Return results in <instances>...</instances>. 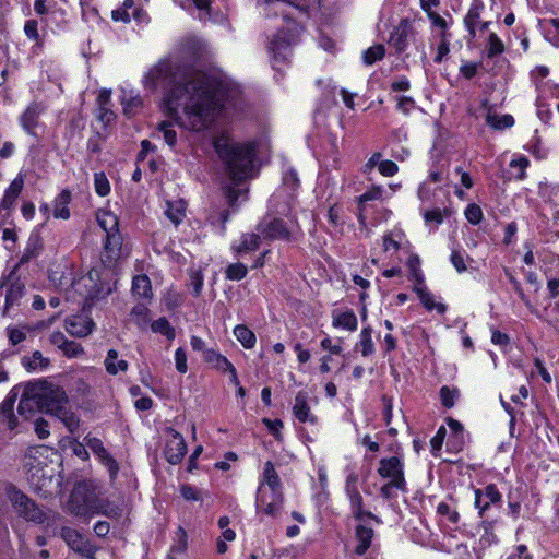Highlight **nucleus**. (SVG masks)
I'll return each instance as SVG.
<instances>
[{"instance_id": "nucleus-1", "label": "nucleus", "mask_w": 559, "mask_h": 559, "mask_svg": "<svg viewBox=\"0 0 559 559\" xmlns=\"http://www.w3.org/2000/svg\"><path fill=\"white\" fill-rule=\"evenodd\" d=\"M143 84L150 91H165L166 115L181 127L201 131L213 121L216 106L209 78L183 67L179 60H159L144 75Z\"/></svg>"}, {"instance_id": "nucleus-2", "label": "nucleus", "mask_w": 559, "mask_h": 559, "mask_svg": "<svg viewBox=\"0 0 559 559\" xmlns=\"http://www.w3.org/2000/svg\"><path fill=\"white\" fill-rule=\"evenodd\" d=\"M214 148L223 160L231 185L225 188V198L230 207L237 206L238 198H246L248 189H242L239 183L253 176V159L255 145L253 143H238L225 134L214 139Z\"/></svg>"}, {"instance_id": "nucleus-3", "label": "nucleus", "mask_w": 559, "mask_h": 559, "mask_svg": "<svg viewBox=\"0 0 559 559\" xmlns=\"http://www.w3.org/2000/svg\"><path fill=\"white\" fill-rule=\"evenodd\" d=\"M5 495L19 516L38 524L46 520L44 510L16 486L12 484L7 485Z\"/></svg>"}, {"instance_id": "nucleus-4", "label": "nucleus", "mask_w": 559, "mask_h": 559, "mask_svg": "<svg viewBox=\"0 0 559 559\" xmlns=\"http://www.w3.org/2000/svg\"><path fill=\"white\" fill-rule=\"evenodd\" d=\"M34 385L38 386L36 393H38L39 412L51 415L63 404H68V396L60 386L53 385L47 381H36Z\"/></svg>"}, {"instance_id": "nucleus-5", "label": "nucleus", "mask_w": 559, "mask_h": 559, "mask_svg": "<svg viewBox=\"0 0 559 559\" xmlns=\"http://www.w3.org/2000/svg\"><path fill=\"white\" fill-rule=\"evenodd\" d=\"M283 502V489L258 486L255 507L259 513H263L271 518H276L281 514Z\"/></svg>"}, {"instance_id": "nucleus-6", "label": "nucleus", "mask_w": 559, "mask_h": 559, "mask_svg": "<svg viewBox=\"0 0 559 559\" xmlns=\"http://www.w3.org/2000/svg\"><path fill=\"white\" fill-rule=\"evenodd\" d=\"M257 231L260 233L265 241H290L293 239L286 222L280 217L265 215L257 225Z\"/></svg>"}, {"instance_id": "nucleus-7", "label": "nucleus", "mask_w": 559, "mask_h": 559, "mask_svg": "<svg viewBox=\"0 0 559 559\" xmlns=\"http://www.w3.org/2000/svg\"><path fill=\"white\" fill-rule=\"evenodd\" d=\"M295 44V38L289 29H281L267 45V51L274 69L285 63L290 55V47Z\"/></svg>"}, {"instance_id": "nucleus-8", "label": "nucleus", "mask_w": 559, "mask_h": 559, "mask_svg": "<svg viewBox=\"0 0 559 559\" xmlns=\"http://www.w3.org/2000/svg\"><path fill=\"white\" fill-rule=\"evenodd\" d=\"M72 287L84 298L85 304L93 302L103 290L99 272L95 269L90 270L85 275L74 280Z\"/></svg>"}, {"instance_id": "nucleus-9", "label": "nucleus", "mask_w": 559, "mask_h": 559, "mask_svg": "<svg viewBox=\"0 0 559 559\" xmlns=\"http://www.w3.org/2000/svg\"><path fill=\"white\" fill-rule=\"evenodd\" d=\"M378 474L382 478H389L394 488L402 491L406 490V480L404 477V463L397 456L381 459L379 462Z\"/></svg>"}, {"instance_id": "nucleus-10", "label": "nucleus", "mask_w": 559, "mask_h": 559, "mask_svg": "<svg viewBox=\"0 0 559 559\" xmlns=\"http://www.w3.org/2000/svg\"><path fill=\"white\" fill-rule=\"evenodd\" d=\"M84 442L99 462L108 469L110 479H116L119 473V464L104 447L103 441L96 437L86 436Z\"/></svg>"}, {"instance_id": "nucleus-11", "label": "nucleus", "mask_w": 559, "mask_h": 559, "mask_svg": "<svg viewBox=\"0 0 559 559\" xmlns=\"http://www.w3.org/2000/svg\"><path fill=\"white\" fill-rule=\"evenodd\" d=\"M415 29L409 20L403 19L391 32L389 45L397 55L403 53L415 38Z\"/></svg>"}, {"instance_id": "nucleus-12", "label": "nucleus", "mask_w": 559, "mask_h": 559, "mask_svg": "<svg viewBox=\"0 0 559 559\" xmlns=\"http://www.w3.org/2000/svg\"><path fill=\"white\" fill-rule=\"evenodd\" d=\"M165 448V457L170 464H178L187 453V444L181 433L170 429Z\"/></svg>"}, {"instance_id": "nucleus-13", "label": "nucleus", "mask_w": 559, "mask_h": 559, "mask_svg": "<svg viewBox=\"0 0 559 559\" xmlns=\"http://www.w3.org/2000/svg\"><path fill=\"white\" fill-rule=\"evenodd\" d=\"M61 537L67 543V545L74 551L86 557H93L94 551L92 549V546L84 538V536L80 534L76 530L71 527H62Z\"/></svg>"}, {"instance_id": "nucleus-14", "label": "nucleus", "mask_w": 559, "mask_h": 559, "mask_svg": "<svg viewBox=\"0 0 559 559\" xmlns=\"http://www.w3.org/2000/svg\"><path fill=\"white\" fill-rule=\"evenodd\" d=\"M24 182L25 176L22 173L17 174L4 191L0 202V212L7 211L10 213L14 209L15 202L24 188Z\"/></svg>"}, {"instance_id": "nucleus-15", "label": "nucleus", "mask_w": 559, "mask_h": 559, "mask_svg": "<svg viewBox=\"0 0 559 559\" xmlns=\"http://www.w3.org/2000/svg\"><path fill=\"white\" fill-rule=\"evenodd\" d=\"M38 386L34 385V382H27L24 386L22 397L19 403L17 411L21 415L27 417L31 416L35 411H39L38 405Z\"/></svg>"}, {"instance_id": "nucleus-16", "label": "nucleus", "mask_w": 559, "mask_h": 559, "mask_svg": "<svg viewBox=\"0 0 559 559\" xmlns=\"http://www.w3.org/2000/svg\"><path fill=\"white\" fill-rule=\"evenodd\" d=\"M95 323L85 316H72L66 319L64 328L69 334L75 337H85L92 333Z\"/></svg>"}, {"instance_id": "nucleus-17", "label": "nucleus", "mask_w": 559, "mask_h": 559, "mask_svg": "<svg viewBox=\"0 0 559 559\" xmlns=\"http://www.w3.org/2000/svg\"><path fill=\"white\" fill-rule=\"evenodd\" d=\"M500 501L501 493L493 484L486 486L484 490H475V506L479 509L480 515L490 507V504H496Z\"/></svg>"}, {"instance_id": "nucleus-18", "label": "nucleus", "mask_w": 559, "mask_h": 559, "mask_svg": "<svg viewBox=\"0 0 559 559\" xmlns=\"http://www.w3.org/2000/svg\"><path fill=\"white\" fill-rule=\"evenodd\" d=\"M293 414L300 423H310L314 425L318 421L317 416L310 411L308 394L305 391H299L296 394Z\"/></svg>"}, {"instance_id": "nucleus-19", "label": "nucleus", "mask_w": 559, "mask_h": 559, "mask_svg": "<svg viewBox=\"0 0 559 559\" xmlns=\"http://www.w3.org/2000/svg\"><path fill=\"white\" fill-rule=\"evenodd\" d=\"M15 400L16 394L10 393L0 404V430H13L17 426V419L13 413Z\"/></svg>"}, {"instance_id": "nucleus-20", "label": "nucleus", "mask_w": 559, "mask_h": 559, "mask_svg": "<svg viewBox=\"0 0 559 559\" xmlns=\"http://www.w3.org/2000/svg\"><path fill=\"white\" fill-rule=\"evenodd\" d=\"M122 242L123 239L119 230L105 235L104 250L109 263L122 258Z\"/></svg>"}, {"instance_id": "nucleus-21", "label": "nucleus", "mask_w": 559, "mask_h": 559, "mask_svg": "<svg viewBox=\"0 0 559 559\" xmlns=\"http://www.w3.org/2000/svg\"><path fill=\"white\" fill-rule=\"evenodd\" d=\"M349 501H350V509L354 518L358 521H362L365 516L374 520L377 523H380L381 521L377 515L371 513L370 511H364L362 510V497L357 488V486H350L348 490L346 491Z\"/></svg>"}, {"instance_id": "nucleus-22", "label": "nucleus", "mask_w": 559, "mask_h": 559, "mask_svg": "<svg viewBox=\"0 0 559 559\" xmlns=\"http://www.w3.org/2000/svg\"><path fill=\"white\" fill-rule=\"evenodd\" d=\"M485 5L481 0H474L464 16V25L468 32V35L472 39L476 37V28L480 23V15L484 11Z\"/></svg>"}, {"instance_id": "nucleus-23", "label": "nucleus", "mask_w": 559, "mask_h": 559, "mask_svg": "<svg viewBox=\"0 0 559 559\" xmlns=\"http://www.w3.org/2000/svg\"><path fill=\"white\" fill-rule=\"evenodd\" d=\"M374 536V531L372 527L360 523L355 528V537L358 542L355 554L358 556H362L371 546L372 538Z\"/></svg>"}, {"instance_id": "nucleus-24", "label": "nucleus", "mask_w": 559, "mask_h": 559, "mask_svg": "<svg viewBox=\"0 0 559 559\" xmlns=\"http://www.w3.org/2000/svg\"><path fill=\"white\" fill-rule=\"evenodd\" d=\"M43 111V108L39 104L33 103L31 104L25 111L22 114L20 118V122L22 128L28 134H35V128L37 127L39 116Z\"/></svg>"}, {"instance_id": "nucleus-25", "label": "nucleus", "mask_w": 559, "mask_h": 559, "mask_svg": "<svg viewBox=\"0 0 559 559\" xmlns=\"http://www.w3.org/2000/svg\"><path fill=\"white\" fill-rule=\"evenodd\" d=\"M41 249H43V245H41L40 237L38 235H31L22 254L19 258L15 269L23 266L24 264L28 263L31 260L38 257L41 252Z\"/></svg>"}, {"instance_id": "nucleus-26", "label": "nucleus", "mask_w": 559, "mask_h": 559, "mask_svg": "<svg viewBox=\"0 0 559 559\" xmlns=\"http://www.w3.org/2000/svg\"><path fill=\"white\" fill-rule=\"evenodd\" d=\"M132 295L139 299L150 301L153 297L152 283L147 275H136L132 280Z\"/></svg>"}, {"instance_id": "nucleus-27", "label": "nucleus", "mask_w": 559, "mask_h": 559, "mask_svg": "<svg viewBox=\"0 0 559 559\" xmlns=\"http://www.w3.org/2000/svg\"><path fill=\"white\" fill-rule=\"evenodd\" d=\"M262 236L260 233H248L241 236L240 242L238 245H233V250L236 254H245L251 251H254L259 248L261 243Z\"/></svg>"}, {"instance_id": "nucleus-28", "label": "nucleus", "mask_w": 559, "mask_h": 559, "mask_svg": "<svg viewBox=\"0 0 559 559\" xmlns=\"http://www.w3.org/2000/svg\"><path fill=\"white\" fill-rule=\"evenodd\" d=\"M71 202V192L63 189L53 201V216L56 218L68 219L70 217V210L68 207Z\"/></svg>"}, {"instance_id": "nucleus-29", "label": "nucleus", "mask_w": 559, "mask_h": 559, "mask_svg": "<svg viewBox=\"0 0 559 559\" xmlns=\"http://www.w3.org/2000/svg\"><path fill=\"white\" fill-rule=\"evenodd\" d=\"M118 357L119 355L116 349H109L104 360L106 371L111 376H116L118 372H126L128 370V361L124 359H118Z\"/></svg>"}, {"instance_id": "nucleus-30", "label": "nucleus", "mask_w": 559, "mask_h": 559, "mask_svg": "<svg viewBox=\"0 0 559 559\" xmlns=\"http://www.w3.org/2000/svg\"><path fill=\"white\" fill-rule=\"evenodd\" d=\"M259 486H264L266 488L283 489L278 473L276 472L271 461H267L264 464Z\"/></svg>"}, {"instance_id": "nucleus-31", "label": "nucleus", "mask_w": 559, "mask_h": 559, "mask_svg": "<svg viewBox=\"0 0 559 559\" xmlns=\"http://www.w3.org/2000/svg\"><path fill=\"white\" fill-rule=\"evenodd\" d=\"M414 290L427 310H437L439 313L445 312L447 306L435 302L432 294L425 286L415 285Z\"/></svg>"}, {"instance_id": "nucleus-32", "label": "nucleus", "mask_w": 559, "mask_h": 559, "mask_svg": "<svg viewBox=\"0 0 559 559\" xmlns=\"http://www.w3.org/2000/svg\"><path fill=\"white\" fill-rule=\"evenodd\" d=\"M333 326L342 328L354 332L357 330L358 321L356 314L349 310L344 312H333Z\"/></svg>"}, {"instance_id": "nucleus-33", "label": "nucleus", "mask_w": 559, "mask_h": 559, "mask_svg": "<svg viewBox=\"0 0 559 559\" xmlns=\"http://www.w3.org/2000/svg\"><path fill=\"white\" fill-rule=\"evenodd\" d=\"M25 290L24 284L19 281L10 283L5 294L4 313H8L10 308L19 304Z\"/></svg>"}, {"instance_id": "nucleus-34", "label": "nucleus", "mask_w": 559, "mask_h": 559, "mask_svg": "<svg viewBox=\"0 0 559 559\" xmlns=\"http://www.w3.org/2000/svg\"><path fill=\"white\" fill-rule=\"evenodd\" d=\"M188 549V535L187 532L179 526L176 531V540L170 548V554L167 559H178L177 556H182Z\"/></svg>"}, {"instance_id": "nucleus-35", "label": "nucleus", "mask_w": 559, "mask_h": 559, "mask_svg": "<svg viewBox=\"0 0 559 559\" xmlns=\"http://www.w3.org/2000/svg\"><path fill=\"white\" fill-rule=\"evenodd\" d=\"M51 415L57 416L70 432H73L79 428L80 419L75 415V413H73L67 407V404H63L58 411L53 412Z\"/></svg>"}, {"instance_id": "nucleus-36", "label": "nucleus", "mask_w": 559, "mask_h": 559, "mask_svg": "<svg viewBox=\"0 0 559 559\" xmlns=\"http://www.w3.org/2000/svg\"><path fill=\"white\" fill-rule=\"evenodd\" d=\"M237 341L247 349L253 348L257 342L255 334L245 324H238L234 329Z\"/></svg>"}, {"instance_id": "nucleus-37", "label": "nucleus", "mask_w": 559, "mask_h": 559, "mask_svg": "<svg viewBox=\"0 0 559 559\" xmlns=\"http://www.w3.org/2000/svg\"><path fill=\"white\" fill-rule=\"evenodd\" d=\"M203 359L222 372H226V369H230L229 366L231 362L214 349L204 350Z\"/></svg>"}, {"instance_id": "nucleus-38", "label": "nucleus", "mask_w": 559, "mask_h": 559, "mask_svg": "<svg viewBox=\"0 0 559 559\" xmlns=\"http://www.w3.org/2000/svg\"><path fill=\"white\" fill-rule=\"evenodd\" d=\"M359 342L356 344L355 349L361 350L364 357H368L374 353V345L372 342V329L366 326L361 330L359 335Z\"/></svg>"}, {"instance_id": "nucleus-39", "label": "nucleus", "mask_w": 559, "mask_h": 559, "mask_svg": "<svg viewBox=\"0 0 559 559\" xmlns=\"http://www.w3.org/2000/svg\"><path fill=\"white\" fill-rule=\"evenodd\" d=\"M22 365L28 371L45 369L49 366V359L44 357L39 350H35L31 357H23Z\"/></svg>"}, {"instance_id": "nucleus-40", "label": "nucleus", "mask_w": 559, "mask_h": 559, "mask_svg": "<svg viewBox=\"0 0 559 559\" xmlns=\"http://www.w3.org/2000/svg\"><path fill=\"white\" fill-rule=\"evenodd\" d=\"M90 506L86 500H80V495L78 491H74L69 500V510L72 514L76 516H87L90 514Z\"/></svg>"}, {"instance_id": "nucleus-41", "label": "nucleus", "mask_w": 559, "mask_h": 559, "mask_svg": "<svg viewBox=\"0 0 559 559\" xmlns=\"http://www.w3.org/2000/svg\"><path fill=\"white\" fill-rule=\"evenodd\" d=\"M530 166V159L525 156H520L510 162L509 167L512 171V178L515 180H524L526 178V168Z\"/></svg>"}, {"instance_id": "nucleus-42", "label": "nucleus", "mask_w": 559, "mask_h": 559, "mask_svg": "<svg viewBox=\"0 0 559 559\" xmlns=\"http://www.w3.org/2000/svg\"><path fill=\"white\" fill-rule=\"evenodd\" d=\"M98 225L104 230L105 235L110 231L119 230L118 217L111 212H103L97 216Z\"/></svg>"}, {"instance_id": "nucleus-43", "label": "nucleus", "mask_w": 559, "mask_h": 559, "mask_svg": "<svg viewBox=\"0 0 559 559\" xmlns=\"http://www.w3.org/2000/svg\"><path fill=\"white\" fill-rule=\"evenodd\" d=\"M487 123L498 130L510 128L514 124V119L511 115H498L488 112L486 117Z\"/></svg>"}, {"instance_id": "nucleus-44", "label": "nucleus", "mask_w": 559, "mask_h": 559, "mask_svg": "<svg viewBox=\"0 0 559 559\" xmlns=\"http://www.w3.org/2000/svg\"><path fill=\"white\" fill-rule=\"evenodd\" d=\"M385 56V48L383 45L378 44L369 47L362 53V60L366 66H371L374 62L382 60Z\"/></svg>"}, {"instance_id": "nucleus-45", "label": "nucleus", "mask_w": 559, "mask_h": 559, "mask_svg": "<svg viewBox=\"0 0 559 559\" xmlns=\"http://www.w3.org/2000/svg\"><path fill=\"white\" fill-rule=\"evenodd\" d=\"M460 396V391L456 388H449L443 385L440 389L441 404L445 408H452L455 405L456 400Z\"/></svg>"}, {"instance_id": "nucleus-46", "label": "nucleus", "mask_w": 559, "mask_h": 559, "mask_svg": "<svg viewBox=\"0 0 559 559\" xmlns=\"http://www.w3.org/2000/svg\"><path fill=\"white\" fill-rule=\"evenodd\" d=\"M186 207L182 202L176 204L167 202V209L165 210L166 216L174 223L179 224L185 217Z\"/></svg>"}, {"instance_id": "nucleus-47", "label": "nucleus", "mask_w": 559, "mask_h": 559, "mask_svg": "<svg viewBox=\"0 0 559 559\" xmlns=\"http://www.w3.org/2000/svg\"><path fill=\"white\" fill-rule=\"evenodd\" d=\"M152 331L165 335L168 340L175 338V329L170 325L166 318H159L152 322Z\"/></svg>"}, {"instance_id": "nucleus-48", "label": "nucleus", "mask_w": 559, "mask_h": 559, "mask_svg": "<svg viewBox=\"0 0 559 559\" xmlns=\"http://www.w3.org/2000/svg\"><path fill=\"white\" fill-rule=\"evenodd\" d=\"M248 274V269L243 263H233L225 271L226 278L229 281H241Z\"/></svg>"}, {"instance_id": "nucleus-49", "label": "nucleus", "mask_w": 559, "mask_h": 559, "mask_svg": "<svg viewBox=\"0 0 559 559\" xmlns=\"http://www.w3.org/2000/svg\"><path fill=\"white\" fill-rule=\"evenodd\" d=\"M97 513L111 519H118L122 515V509L111 501L104 500L99 502Z\"/></svg>"}, {"instance_id": "nucleus-50", "label": "nucleus", "mask_w": 559, "mask_h": 559, "mask_svg": "<svg viewBox=\"0 0 559 559\" xmlns=\"http://www.w3.org/2000/svg\"><path fill=\"white\" fill-rule=\"evenodd\" d=\"M131 319L139 325L145 326L148 322V308L145 304H138L131 310Z\"/></svg>"}, {"instance_id": "nucleus-51", "label": "nucleus", "mask_w": 559, "mask_h": 559, "mask_svg": "<svg viewBox=\"0 0 559 559\" xmlns=\"http://www.w3.org/2000/svg\"><path fill=\"white\" fill-rule=\"evenodd\" d=\"M94 186L96 193L100 197H106L110 192V185L104 173L94 175Z\"/></svg>"}, {"instance_id": "nucleus-52", "label": "nucleus", "mask_w": 559, "mask_h": 559, "mask_svg": "<svg viewBox=\"0 0 559 559\" xmlns=\"http://www.w3.org/2000/svg\"><path fill=\"white\" fill-rule=\"evenodd\" d=\"M504 45L497 34L491 33L488 38L487 57L492 58L497 55L502 53Z\"/></svg>"}, {"instance_id": "nucleus-53", "label": "nucleus", "mask_w": 559, "mask_h": 559, "mask_svg": "<svg viewBox=\"0 0 559 559\" xmlns=\"http://www.w3.org/2000/svg\"><path fill=\"white\" fill-rule=\"evenodd\" d=\"M408 267L412 271V278L415 281L416 285H423L424 283V276L421 274V271L419 269L420 265V259L418 255L413 254L408 258L407 263Z\"/></svg>"}, {"instance_id": "nucleus-54", "label": "nucleus", "mask_w": 559, "mask_h": 559, "mask_svg": "<svg viewBox=\"0 0 559 559\" xmlns=\"http://www.w3.org/2000/svg\"><path fill=\"white\" fill-rule=\"evenodd\" d=\"M173 123L168 121H163L158 130L163 132V136L165 142L170 146L174 147L177 143V133L175 130L171 129Z\"/></svg>"}, {"instance_id": "nucleus-55", "label": "nucleus", "mask_w": 559, "mask_h": 559, "mask_svg": "<svg viewBox=\"0 0 559 559\" xmlns=\"http://www.w3.org/2000/svg\"><path fill=\"white\" fill-rule=\"evenodd\" d=\"M450 52V41L449 34L447 32H441V41L437 48V55L435 56V62L441 63L443 58Z\"/></svg>"}, {"instance_id": "nucleus-56", "label": "nucleus", "mask_w": 559, "mask_h": 559, "mask_svg": "<svg viewBox=\"0 0 559 559\" xmlns=\"http://www.w3.org/2000/svg\"><path fill=\"white\" fill-rule=\"evenodd\" d=\"M445 436H447V429L443 426H441L438 429L435 437L430 440L431 453L433 456L437 457L440 455V451H441Z\"/></svg>"}, {"instance_id": "nucleus-57", "label": "nucleus", "mask_w": 559, "mask_h": 559, "mask_svg": "<svg viewBox=\"0 0 559 559\" xmlns=\"http://www.w3.org/2000/svg\"><path fill=\"white\" fill-rule=\"evenodd\" d=\"M464 214L466 219L473 225H478L484 217L480 206L475 203L467 205Z\"/></svg>"}, {"instance_id": "nucleus-58", "label": "nucleus", "mask_w": 559, "mask_h": 559, "mask_svg": "<svg viewBox=\"0 0 559 559\" xmlns=\"http://www.w3.org/2000/svg\"><path fill=\"white\" fill-rule=\"evenodd\" d=\"M504 273H506V276L508 278V281L510 282V284L512 285V288L514 289V292L518 294V296L520 297V299L525 304L526 307H531V301L530 299L527 298V296L524 294L522 287H521V284L520 282L514 277V275L512 274V272H510L508 269L504 270Z\"/></svg>"}, {"instance_id": "nucleus-59", "label": "nucleus", "mask_w": 559, "mask_h": 559, "mask_svg": "<svg viewBox=\"0 0 559 559\" xmlns=\"http://www.w3.org/2000/svg\"><path fill=\"white\" fill-rule=\"evenodd\" d=\"M450 261L459 273L465 272L467 270L464 251L460 249H452Z\"/></svg>"}, {"instance_id": "nucleus-60", "label": "nucleus", "mask_w": 559, "mask_h": 559, "mask_svg": "<svg viewBox=\"0 0 559 559\" xmlns=\"http://www.w3.org/2000/svg\"><path fill=\"white\" fill-rule=\"evenodd\" d=\"M466 442V435L461 433V436H450L447 447L448 450L454 453H459L464 449Z\"/></svg>"}, {"instance_id": "nucleus-61", "label": "nucleus", "mask_w": 559, "mask_h": 559, "mask_svg": "<svg viewBox=\"0 0 559 559\" xmlns=\"http://www.w3.org/2000/svg\"><path fill=\"white\" fill-rule=\"evenodd\" d=\"M180 493L187 501H202V492L190 485H182Z\"/></svg>"}, {"instance_id": "nucleus-62", "label": "nucleus", "mask_w": 559, "mask_h": 559, "mask_svg": "<svg viewBox=\"0 0 559 559\" xmlns=\"http://www.w3.org/2000/svg\"><path fill=\"white\" fill-rule=\"evenodd\" d=\"M24 33L26 37L36 43L39 41L38 22L36 20H27L24 25Z\"/></svg>"}, {"instance_id": "nucleus-63", "label": "nucleus", "mask_w": 559, "mask_h": 559, "mask_svg": "<svg viewBox=\"0 0 559 559\" xmlns=\"http://www.w3.org/2000/svg\"><path fill=\"white\" fill-rule=\"evenodd\" d=\"M61 350L67 357H78L84 352L83 347L79 343L69 340L66 341Z\"/></svg>"}, {"instance_id": "nucleus-64", "label": "nucleus", "mask_w": 559, "mask_h": 559, "mask_svg": "<svg viewBox=\"0 0 559 559\" xmlns=\"http://www.w3.org/2000/svg\"><path fill=\"white\" fill-rule=\"evenodd\" d=\"M7 335L10 344L13 346L22 343L26 338V334L23 330L13 326L7 329Z\"/></svg>"}]
</instances>
